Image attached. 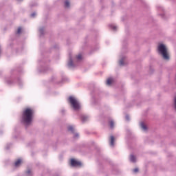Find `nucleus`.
<instances>
[{"label":"nucleus","mask_w":176,"mask_h":176,"mask_svg":"<svg viewBox=\"0 0 176 176\" xmlns=\"http://www.w3.org/2000/svg\"><path fill=\"white\" fill-rule=\"evenodd\" d=\"M27 174H31V170H28Z\"/></svg>","instance_id":"nucleus-19"},{"label":"nucleus","mask_w":176,"mask_h":176,"mask_svg":"<svg viewBox=\"0 0 176 176\" xmlns=\"http://www.w3.org/2000/svg\"><path fill=\"white\" fill-rule=\"evenodd\" d=\"M141 127L143 130H146V125L144 124V123L141 124Z\"/></svg>","instance_id":"nucleus-10"},{"label":"nucleus","mask_w":176,"mask_h":176,"mask_svg":"<svg viewBox=\"0 0 176 176\" xmlns=\"http://www.w3.org/2000/svg\"><path fill=\"white\" fill-rule=\"evenodd\" d=\"M110 145L111 146H114L115 145V137L112 135L110 137Z\"/></svg>","instance_id":"nucleus-5"},{"label":"nucleus","mask_w":176,"mask_h":176,"mask_svg":"<svg viewBox=\"0 0 176 176\" xmlns=\"http://www.w3.org/2000/svg\"><path fill=\"white\" fill-rule=\"evenodd\" d=\"M130 160L131 162H132L133 163H135V157L134 155H131L130 156Z\"/></svg>","instance_id":"nucleus-8"},{"label":"nucleus","mask_w":176,"mask_h":176,"mask_svg":"<svg viewBox=\"0 0 176 176\" xmlns=\"http://www.w3.org/2000/svg\"><path fill=\"white\" fill-rule=\"evenodd\" d=\"M86 119H87V118L83 117V118H82V122H85V121L86 120Z\"/></svg>","instance_id":"nucleus-18"},{"label":"nucleus","mask_w":176,"mask_h":176,"mask_svg":"<svg viewBox=\"0 0 176 176\" xmlns=\"http://www.w3.org/2000/svg\"><path fill=\"white\" fill-rule=\"evenodd\" d=\"M76 58L77 60H82V54H78L77 56H76Z\"/></svg>","instance_id":"nucleus-13"},{"label":"nucleus","mask_w":176,"mask_h":176,"mask_svg":"<svg viewBox=\"0 0 176 176\" xmlns=\"http://www.w3.org/2000/svg\"><path fill=\"white\" fill-rule=\"evenodd\" d=\"M115 123L113 122V121H110L109 122V126L111 127V129H113V126H114Z\"/></svg>","instance_id":"nucleus-9"},{"label":"nucleus","mask_w":176,"mask_h":176,"mask_svg":"<svg viewBox=\"0 0 176 176\" xmlns=\"http://www.w3.org/2000/svg\"><path fill=\"white\" fill-rule=\"evenodd\" d=\"M32 17H35V13L32 14Z\"/></svg>","instance_id":"nucleus-20"},{"label":"nucleus","mask_w":176,"mask_h":176,"mask_svg":"<svg viewBox=\"0 0 176 176\" xmlns=\"http://www.w3.org/2000/svg\"><path fill=\"white\" fill-rule=\"evenodd\" d=\"M69 101L72 107L76 111H77V109H79L80 108V105L79 104V102H78V100L75 98H74L72 96H70L69 98Z\"/></svg>","instance_id":"nucleus-3"},{"label":"nucleus","mask_w":176,"mask_h":176,"mask_svg":"<svg viewBox=\"0 0 176 176\" xmlns=\"http://www.w3.org/2000/svg\"><path fill=\"white\" fill-rule=\"evenodd\" d=\"M68 65H69V67H72V65H73V62H72V60L69 62Z\"/></svg>","instance_id":"nucleus-14"},{"label":"nucleus","mask_w":176,"mask_h":176,"mask_svg":"<svg viewBox=\"0 0 176 176\" xmlns=\"http://www.w3.org/2000/svg\"><path fill=\"white\" fill-rule=\"evenodd\" d=\"M158 53L162 54L164 60H170V56L168 55V52L167 51V47L163 44H160L157 47Z\"/></svg>","instance_id":"nucleus-2"},{"label":"nucleus","mask_w":176,"mask_h":176,"mask_svg":"<svg viewBox=\"0 0 176 176\" xmlns=\"http://www.w3.org/2000/svg\"><path fill=\"white\" fill-rule=\"evenodd\" d=\"M119 64L120 65H124V63L123 62V60H120Z\"/></svg>","instance_id":"nucleus-16"},{"label":"nucleus","mask_w":176,"mask_h":176,"mask_svg":"<svg viewBox=\"0 0 176 176\" xmlns=\"http://www.w3.org/2000/svg\"><path fill=\"white\" fill-rule=\"evenodd\" d=\"M133 172H135V173H138V168H135V169H133Z\"/></svg>","instance_id":"nucleus-17"},{"label":"nucleus","mask_w":176,"mask_h":176,"mask_svg":"<svg viewBox=\"0 0 176 176\" xmlns=\"http://www.w3.org/2000/svg\"><path fill=\"white\" fill-rule=\"evenodd\" d=\"M70 164L72 166V167H82V162L75 159L71 160Z\"/></svg>","instance_id":"nucleus-4"},{"label":"nucleus","mask_w":176,"mask_h":176,"mask_svg":"<svg viewBox=\"0 0 176 176\" xmlns=\"http://www.w3.org/2000/svg\"><path fill=\"white\" fill-rule=\"evenodd\" d=\"M65 6L66 8H69V2L68 1H66L65 2Z\"/></svg>","instance_id":"nucleus-12"},{"label":"nucleus","mask_w":176,"mask_h":176,"mask_svg":"<svg viewBox=\"0 0 176 176\" xmlns=\"http://www.w3.org/2000/svg\"><path fill=\"white\" fill-rule=\"evenodd\" d=\"M112 82H113V79L108 78L107 80V85H112Z\"/></svg>","instance_id":"nucleus-7"},{"label":"nucleus","mask_w":176,"mask_h":176,"mask_svg":"<svg viewBox=\"0 0 176 176\" xmlns=\"http://www.w3.org/2000/svg\"><path fill=\"white\" fill-rule=\"evenodd\" d=\"M68 131H72L73 133V131H74V126H68Z\"/></svg>","instance_id":"nucleus-11"},{"label":"nucleus","mask_w":176,"mask_h":176,"mask_svg":"<svg viewBox=\"0 0 176 176\" xmlns=\"http://www.w3.org/2000/svg\"><path fill=\"white\" fill-rule=\"evenodd\" d=\"M34 118V110L31 108H26L24 109L22 114V120L25 124H30L32 122Z\"/></svg>","instance_id":"nucleus-1"},{"label":"nucleus","mask_w":176,"mask_h":176,"mask_svg":"<svg viewBox=\"0 0 176 176\" xmlns=\"http://www.w3.org/2000/svg\"><path fill=\"white\" fill-rule=\"evenodd\" d=\"M21 164V160L19 159L15 162V167H19Z\"/></svg>","instance_id":"nucleus-6"},{"label":"nucleus","mask_w":176,"mask_h":176,"mask_svg":"<svg viewBox=\"0 0 176 176\" xmlns=\"http://www.w3.org/2000/svg\"><path fill=\"white\" fill-rule=\"evenodd\" d=\"M21 28H19L17 30V34H21Z\"/></svg>","instance_id":"nucleus-15"},{"label":"nucleus","mask_w":176,"mask_h":176,"mask_svg":"<svg viewBox=\"0 0 176 176\" xmlns=\"http://www.w3.org/2000/svg\"><path fill=\"white\" fill-rule=\"evenodd\" d=\"M113 30H116V27H113Z\"/></svg>","instance_id":"nucleus-21"}]
</instances>
